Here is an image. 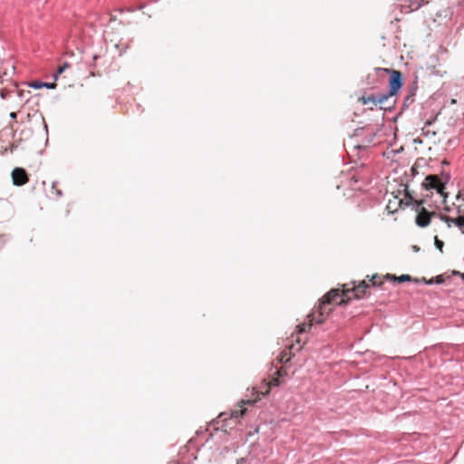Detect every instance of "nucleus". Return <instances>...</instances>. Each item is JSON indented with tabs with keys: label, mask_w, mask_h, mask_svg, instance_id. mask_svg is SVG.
<instances>
[{
	"label": "nucleus",
	"mask_w": 464,
	"mask_h": 464,
	"mask_svg": "<svg viewBox=\"0 0 464 464\" xmlns=\"http://www.w3.org/2000/svg\"><path fill=\"white\" fill-rule=\"evenodd\" d=\"M393 96L394 95H389V92L386 93L377 94V102L378 104L383 105L386 102L389 101L390 98Z\"/></svg>",
	"instance_id": "12"
},
{
	"label": "nucleus",
	"mask_w": 464,
	"mask_h": 464,
	"mask_svg": "<svg viewBox=\"0 0 464 464\" xmlns=\"http://www.w3.org/2000/svg\"><path fill=\"white\" fill-rule=\"evenodd\" d=\"M98 57H99L98 55H93L92 56L93 63L98 59Z\"/></svg>",
	"instance_id": "31"
},
{
	"label": "nucleus",
	"mask_w": 464,
	"mask_h": 464,
	"mask_svg": "<svg viewBox=\"0 0 464 464\" xmlns=\"http://www.w3.org/2000/svg\"><path fill=\"white\" fill-rule=\"evenodd\" d=\"M385 277L388 279V280H392V281H395L397 283H405V282H410L412 280L411 276L410 275H401V276H394V275H390V274H387L385 276Z\"/></svg>",
	"instance_id": "8"
},
{
	"label": "nucleus",
	"mask_w": 464,
	"mask_h": 464,
	"mask_svg": "<svg viewBox=\"0 0 464 464\" xmlns=\"http://www.w3.org/2000/svg\"><path fill=\"white\" fill-rule=\"evenodd\" d=\"M69 66L70 64L67 62L63 63V64L58 68V73L62 74Z\"/></svg>",
	"instance_id": "21"
},
{
	"label": "nucleus",
	"mask_w": 464,
	"mask_h": 464,
	"mask_svg": "<svg viewBox=\"0 0 464 464\" xmlns=\"http://www.w3.org/2000/svg\"><path fill=\"white\" fill-rule=\"evenodd\" d=\"M374 136H375V134L372 135V137L368 140V142H372Z\"/></svg>",
	"instance_id": "33"
},
{
	"label": "nucleus",
	"mask_w": 464,
	"mask_h": 464,
	"mask_svg": "<svg viewBox=\"0 0 464 464\" xmlns=\"http://www.w3.org/2000/svg\"><path fill=\"white\" fill-rule=\"evenodd\" d=\"M17 95L18 97L21 99V100H26L28 101V95H30L31 92L30 91H27V92H24V91H17Z\"/></svg>",
	"instance_id": "16"
},
{
	"label": "nucleus",
	"mask_w": 464,
	"mask_h": 464,
	"mask_svg": "<svg viewBox=\"0 0 464 464\" xmlns=\"http://www.w3.org/2000/svg\"><path fill=\"white\" fill-rule=\"evenodd\" d=\"M421 133L423 136L427 138H432L436 136V131L434 130H431L430 126L424 125L421 129Z\"/></svg>",
	"instance_id": "11"
},
{
	"label": "nucleus",
	"mask_w": 464,
	"mask_h": 464,
	"mask_svg": "<svg viewBox=\"0 0 464 464\" xmlns=\"http://www.w3.org/2000/svg\"><path fill=\"white\" fill-rule=\"evenodd\" d=\"M362 103L363 104H368V103H372L374 105L378 104V102H377V94H372V95H370L368 97H364L363 96L362 98Z\"/></svg>",
	"instance_id": "14"
},
{
	"label": "nucleus",
	"mask_w": 464,
	"mask_h": 464,
	"mask_svg": "<svg viewBox=\"0 0 464 464\" xmlns=\"http://www.w3.org/2000/svg\"><path fill=\"white\" fill-rule=\"evenodd\" d=\"M417 77H415V80L413 81V82L411 83V85L410 87H407L406 89V94L409 95V96H411V97H414L416 96V92H417V89H418V83H417Z\"/></svg>",
	"instance_id": "10"
},
{
	"label": "nucleus",
	"mask_w": 464,
	"mask_h": 464,
	"mask_svg": "<svg viewBox=\"0 0 464 464\" xmlns=\"http://www.w3.org/2000/svg\"><path fill=\"white\" fill-rule=\"evenodd\" d=\"M394 103H395V101L393 102V103H392V105H389V106H383V107H382V109H384V110H389V111H391V110H392V106L394 105Z\"/></svg>",
	"instance_id": "26"
},
{
	"label": "nucleus",
	"mask_w": 464,
	"mask_h": 464,
	"mask_svg": "<svg viewBox=\"0 0 464 464\" xmlns=\"http://www.w3.org/2000/svg\"><path fill=\"white\" fill-rule=\"evenodd\" d=\"M461 276H462V277L464 278V274H463V275H461Z\"/></svg>",
	"instance_id": "34"
},
{
	"label": "nucleus",
	"mask_w": 464,
	"mask_h": 464,
	"mask_svg": "<svg viewBox=\"0 0 464 464\" xmlns=\"http://www.w3.org/2000/svg\"><path fill=\"white\" fill-rule=\"evenodd\" d=\"M414 101H415L414 97H411V96H409L406 94L403 99L401 110L404 111V110L408 109L414 102Z\"/></svg>",
	"instance_id": "13"
},
{
	"label": "nucleus",
	"mask_w": 464,
	"mask_h": 464,
	"mask_svg": "<svg viewBox=\"0 0 464 464\" xmlns=\"http://www.w3.org/2000/svg\"><path fill=\"white\" fill-rule=\"evenodd\" d=\"M40 117H41V121H42V122H43V124H44V130H45V132H46V133H48V127H47V124H46V122H45V120H44V116H43V115H41Z\"/></svg>",
	"instance_id": "24"
},
{
	"label": "nucleus",
	"mask_w": 464,
	"mask_h": 464,
	"mask_svg": "<svg viewBox=\"0 0 464 464\" xmlns=\"http://www.w3.org/2000/svg\"><path fill=\"white\" fill-rule=\"evenodd\" d=\"M376 72H384L390 74L388 87L389 95H397L403 86V75L401 72L390 68H375Z\"/></svg>",
	"instance_id": "4"
},
{
	"label": "nucleus",
	"mask_w": 464,
	"mask_h": 464,
	"mask_svg": "<svg viewBox=\"0 0 464 464\" xmlns=\"http://www.w3.org/2000/svg\"><path fill=\"white\" fill-rule=\"evenodd\" d=\"M57 182L53 181L49 191V195L53 198H60L63 196V191L56 187Z\"/></svg>",
	"instance_id": "9"
},
{
	"label": "nucleus",
	"mask_w": 464,
	"mask_h": 464,
	"mask_svg": "<svg viewBox=\"0 0 464 464\" xmlns=\"http://www.w3.org/2000/svg\"><path fill=\"white\" fill-rule=\"evenodd\" d=\"M280 385V381H279V378L278 377H274L272 378V380L270 381L269 382V386L270 387H277Z\"/></svg>",
	"instance_id": "19"
},
{
	"label": "nucleus",
	"mask_w": 464,
	"mask_h": 464,
	"mask_svg": "<svg viewBox=\"0 0 464 464\" xmlns=\"http://www.w3.org/2000/svg\"><path fill=\"white\" fill-rule=\"evenodd\" d=\"M450 180V175L446 171H442L440 175L426 176L421 185L427 193L420 200H416L406 189L404 199L400 201V204L412 207L416 212L415 224L418 227H426L433 217L439 218L434 210H428L426 206L430 208H439L440 205L446 203L448 194L445 188Z\"/></svg>",
	"instance_id": "1"
},
{
	"label": "nucleus",
	"mask_w": 464,
	"mask_h": 464,
	"mask_svg": "<svg viewBox=\"0 0 464 464\" xmlns=\"http://www.w3.org/2000/svg\"><path fill=\"white\" fill-rule=\"evenodd\" d=\"M13 184L16 187H21L27 183L28 175L24 169L16 167L13 169L12 173Z\"/></svg>",
	"instance_id": "5"
},
{
	"label": "nucleus",
	"mask_w": 464,
	"mask_h": 464,
	"mask_svg": "<svg viewBox=\"0 0 464 464\" xmlns=\"http://www.w3.org/2000/svg\"><path fill=\"white\" fill-rule=\"evenodd\" d=\"M413 250H414L415 252H418V251L420 250V247H419V246H413Z\"/></svg>",
	"instance_id": "30"
},
{
	"label": "nucleus",
	"mask_w": 464,
	"mask_h": 464,
	"mask_svg": "<svg viewBox=\"0 0 464 464\" xmlns=\"http://www.w3.org/2000/svg\"><path fill=\"white\" fill-rule=\"evenodd\" d=\"M362 130V129H356V130H355V131H356V135H358V132H359L360 130Z\"/></svg>",
	"instance_id": "32"
},
{
	"label": "nucleus",
	"mask_w": 464,
	"mask_h": 464,
	"mask_svg": "<svg viewBox=\"0 0 464 464\" xmlns=\"http://www.w3.org/2000/svg\"><path fill=\"white\" fill-rule=\"evenodd\" d=\"M434 245H435L437 249H439L440 252H442V248L444 246V243H443V241L439 239L437 236L434 237Z\"/></svg>",
	"instance_id": "17"
},
{
	"label": "nucleus",
	"mask_w": 464,
	"mask_h": 464,
	"mask_svg": "<svg viewBox=\"0 0 464 464\" xmlns=\"http://www.w3.org/2000/svg\"><path fill=\"white\" fill-rule=\"evenodd\" d=\"M115 48L119 50L120 55H121L124 52H126L128 45L122 46V44L120 43L115 44Z\"/></svg>",
	"instance_id": "18"
},
{
	"label": "nucleus",
	"mask_w": 464,
	"mask_h": 464,
	"mask_svg": "<svg viewBox=\"0 0 464 464\" xmlns=\"http://www.w3.org/2000/svg\"><path fill=\"white\" fill-rule=\"evenodd\" d=\"M436 282H437L438 284H440V283L442 282V280L440 279V276H437V277H436Z\"/></svg>",
	"instance_id": "29"
},
{
	"label": "nucleus",
	"mask_w": 464,
	"mask_h": 464,
	"mask_svg": "<svg viewBox=\"0 0 464 464\" xmlns=\"http://www.w3.org/2000/svg\"><path fill=\"white\" fill-rule=\"evenodd\" d=\"M377 278H379L378 275H374L371 278L372 285H374V286H379V285H382V282H378Z\"/></svg>",
	"instance_id": "20"
},
{
	"label": "nucleus",
	"mask_w": 464,
	"mask_h": 464,
	"mask_svg": "<svg viewBox=\"0 0 464 464\" xmlns=\"http://www.w3.org/2000/svg\"><path fill=\"white\" fill-rule=\"evenodd\" d=\"M439 218L441 221L445 222L447 224L448 227H450L452 224L455 225L460 230V232L462 234H464V216L463 215H459L458 218H453L449 216L440 214Z\"/></svg>",
	"instance_id": "6"
},
{
	"label": "nucleus",
	"mask_w": 464,
	"mask_h": 464,
	"mask_svg": "<svg viewBox=\"0 0 464 464\" xmlns=\"http://www.w3.org/2000/svg\"><path fill=\"white\" fill-rule=\"evenodd\" d=\"M368 287L369 285L365 281H361L357 285H353L352 288L346 289L343 285V289L330 290L322 298L318 309L309 315L310 324H299L297 326L298 331L300 333H304L307 328L310 329L312 324H322L325 320L326 316H328L332 312V308H330L329 305L332 304H335L337 305L346 304L352 299L350 294H353V297L355 299L364 297Z\"/></svg>",
	"instance_id": "2"
},
{
	"label": "nucleus",
	"mask_w": 464,
	"mask_h": 464,
	"mask_svg": "<svg viewBox=\"0 0 464 464\" xmlns=\"http://www.w3.org/2000/svg\"><path fill=\"white\" fill-rule=\"evenodd\" d=\"M5 243V236H0V249L3 247Z\"/></svg>",
	"instance_id": "25"
},
{
	"label": "nucleus",
	"mask_w": 464,
	"mask_h": 464,
	"mask_svg": "<svg viewBox=\"0 0 464 464\" xmlns=\"http://www.w3.org/2000/svg\"><path fill=\"white\" fill-rule=\"evenodd\" d=\"M8 93L9 92L5 90H0V96L3 100H5L7 98Z\"/></svg>",
	"instance_id": "23"
},
{
	"label": "nucleus",
	"mask_w": 464,
	"mask_h": 464,
	"mask_svg": "<svg viewBox=\"0 0 464 464\" xmlns=\"http://www.w3.org/2000/svg\"><path fill=\"white\" fill-rule=\"evenodd\" d=\"M61 73H58V71L53 74L54 81H56Z\"/></svg>",
	"instance_id": "28"
},
{
	"label": "nucleus",
	"mask_w": 464,
	"mask_h": 464,
	"mask_svg": "<svg viewBox=\"0 0 464 464\" xmlns=\"http://www.w3.org/2000/svg\"><path fill=\"white\" fill-rule=\"evenodd\" d=\"M436 120H437V115L432 117V118H430V119H428L425 121L424 125H428V126L431 127V125L435 122Z\"/></svg>",
	"instance_id": "22"
},
{
	"label": "nucleus",
	"mask_w": 464,
	"mask_h": 464,
	"mask_svg": "<svg viewBox=\"0 0 464 464\" xmlns=\"http://www.w3.org/2000/svg\"><path fill=\"white\" fill-rule=\"evenodd\" d=\"M268 393V390L266 392L256 391L255 394H256V399L243 400L241 401L242 405H240V409L232 410L229 413L221 412L217 420L218 424H221L220 427L217 428V430H221L225 433H227L228 430H233L237 426V420L242 418L246 411V408L245 405H252L260 400L262 397H265Z\"/></svg>",
	"instance_id": "3"
},
{
	"label": "nucleus",
	"mask_w": 464,
	"mask_h": 464,
	"mask_svg": "<svg viewBox=\"0 0 464 464\" xmlns=\"http://www.w3.org/2000/svg\"><path fill=\"white\" fill-rule=\"evenodd\" d=\"M9 116H10V118H11V119L15 120V119H16V117H17V113H16V112H11V113L9 114Z\"/></svg>",
	"instance_id": "27"
},
{
	"label": "nucleus",
	"mask_w": 464,
	"mask_h": 464,
	"mask_svg": "<svg viewBox=\"0 0 464 464\" xmlns=\"http://www.w3.org/2000/svg\"><path fill=\"white\" fill-rule=\"evenodd\" d=\"M29 87L31 88H34L35 90H39L43 87H45L47 89H55L56 87V83L53 82H41V81H35V82H32L28 84Z\"/></svg>",
	"instance_id": "7"
},
{
	"label": "nucleus",
	"mask_w": 464,
	"mask_h": 464,
	"mask_svg": "<svg viewBox=\"0 0 464 464\" xmlns=\"http://www.w3.org/2000/svg\"><path fill=\"white\" fill-rule=\"evenodd\" d=\"M237 464H257V461L254 458L246 457L237 459Z\"/></svg>",
	"instance_id": "15"
}]
</instances>
